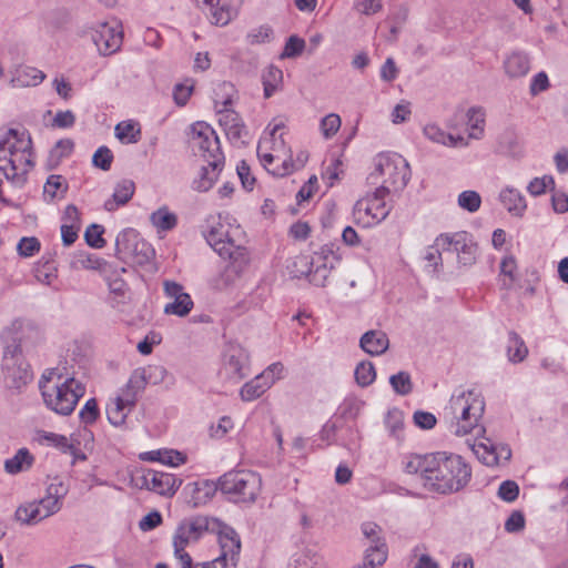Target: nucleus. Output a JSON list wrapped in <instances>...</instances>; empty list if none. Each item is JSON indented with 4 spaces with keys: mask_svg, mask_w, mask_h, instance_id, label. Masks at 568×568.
<instances>
[{
    "mask_svg": "<svg viewBox=\"0 0 568 568\" xmlns=\"http://www.w3.org/2000/svg\"><path fill=\"white\" fill-rule=\"evenodd\" d=\"M433 460L434 454L425 456L409 455L404 460V470L410 475L419 474L426 487L428 475L432 473Z\"/></svg>",
    "mask_w": 568,
    "mask_h": 568,
    "instance_id": "32",
    "label": "nucleus"
},
{
    "mask_svg": "<svg viewBox=\"0 0 568 568\" xmlns=\"http://www.w3.org/2000/svg\"><path fill=\"white\" fill-rule=\"evenodd\" d=\"M67 493L68 489L61 481L50 484L43 498L26 503L17 508L16 519L28 526L41 523L61 509Z\"/></svg>",
    "mask_w": 568,
    "mask_h": 568,
    "instance_id": "7",
    "label": "nucleus"
},
{
    "mask_svg": "<svg viewBox=\"0 0 568 568\" xmlns=\"http://www.w3.org/2000/svg\"><path fill=\"white\" fill-rule=\"evenodd\" d=\"M389 384L393 390L400 396H406L413 390V382L410 375L405 371L392 375L389 377Z\"/></svg>",
    "mask_w": 568,
    "mask_h": 568,
    "instance_id": "47",
    "label": "nucleus"
},
{
    "mask_svg": "<svg viewBox=\"0 0 568 568\" xmlns=\"http://www.w3.org/2000/svg\"><path fill=\"white\" fill-rule=\"evenodd\" d=\"M219 488V484L216 485L210 480H200L186 486V491L189 495L187 503L196 508L207 504L215 495Z\"/></svg>",
    "mask_w": 568,
    "mask_h": 568,
    "instance_id": "27",
    "label": "nucleus"
},
{
    "mask_svg": "<svg viewBox=\"0 0 568 568\" xmlns=\"http://www.w3.org/2000/svg\"><path fill=\"white\" fill-rule=\"evenodd\" d=\"M386 195L388 194L375 189L373 193L359 199L353 209L355 222L363 227H372L384 221L390 211Z\"/></svg>",
    "mask_w": 568,
    "mask_h": 568,
    "instance_id": "11",
    "label": "nucleus"
},
{
    "mask_svg": "<svg viewBox=\"0 0 568 568\" xmlns=\"http://www.w3.org/2000/svg\"><path fill=\"white\" fill-rule=\"evenodd\" d=\"M499 148L501 152L513 158H520L524 155V142L513 131H506L500 135Z\"/></svg>",
    "mask_w": 568,
    "mask_h": 568,
    "instance_id": "40",
    "label": "nucleus"
},
{
    "mask_svg": "<svg viewBox=\"0 0 568 568\" xmlns=\"http://www.w3.org/2000/svg\"><path fill=\"white\" fill-rule=\"evenodd\" d=\"M481 437L475 440L470 448L477 458L487 466H498L508 462L511 457V449L505 444H497L490 438Z\"/></svg>",
    "mask_w": 568,
    "mask_h": 568,
    "instance_id": "19",
    "label": "nucleus"
},
{
    "mask_svg": "<svg viewBox=\"0 0 568 568\" xmlns=\"http://www.w3.org/2000/svg\"><path fill=\"white\" fill-rule=\"evenodd\" d=\"M150 221L159 231H170L176 226L178 217L166 206H162L150 215Z\"/></svg>",
    "mask_w": 568,
    "mask_h": 568,
    "instance_id": "43",
    "label": "nucleus"
},
{
    "mask_svg": "<svg viewBox=\"0 0 568 568\" xmlns=\"http://www.w3.org/2000/svg\"><path fill=\"white\" fill-rule=\"evenodd\" d=\"M141 481L148 490L168 497H172L182 485V480L174 475L152 469L143 473Z\"/></svg>",
    "mask_w": 568,
    "mask_h": 568,
    "instance_id": "20",
    "label": "nucleus"
},
{
    "mask_svg": "<svg viewBox=\"0 0 568 568\" xmlns=\"http://www.w3.org/2000/svg\"><path fill=\"white\" fill-rule=\"evenodd\" d=\"M313 258L312 255H298L293 261V272L296 276H308L312 278Z\"/></svg>",
    "mask_w": 568,
    "mask_h": 568,
    "instance_id": "62",
    "label": "nucleus"
},
{
    "mask_svg": "<svg viewBox=\"0 0 568 568\" xmlns=\"http://www.w3.org/2000/svg\"><path fill=\"white\" fill-rule=\"evenodd\" d=\"M387 545L386 544H378V545H371L366 551H365V560L371 565L372 567L376 568L378 566H382L386 559H387Z\"/></svg>",
    "mask_w": 568,
    "mask_h": 568,
    "instance_id": "53",
    "label": "nucleus"
},
{
    "mask_svg": "<svg viewBox=\"0 0 568 568\" xmlns=\"http://www.w3.org/2000/svg\"><path fill=\"white\" fill-rule=\"evenodd\" d=\"M433 462L427 489L447 494L462 489L469 481L470 467L460 456L436 453Z\"/></svg>",
    "mask_w": 568,
    "mask_h": 568,
    "instance_id": "4",
    "label": "nucleus"
},
{
    "mask_svg": "<svg viewBox=\"0 0 568 568\" xmlns=\"http://www.w3.org/2000/svg\"><path fill=\"white\" fill-rule=\"evenodd\" d=\"M424 135L432 142L442 144L448 148H466L468 146V140L463 135H454L447 133L437 124L429 123L423 129Z\"/></svg>",
    "mask_w": 568,
    "mask_h": 568,
    "instance_id": "28",
    "label": "nucleus"
},
{
    "mask_svg": "<svg viewBox=\"0 0 568 568\" xmlns=\"http://www.w3.org/2000/svg\"><path fill=\"white\" fill-rule=\"evenodd\" d=\"M244 0H224L212 14V23L219 27L227 26L239 13Z\"/></svg>",
    "mask_w": 568,
    "mask_h": 568,
    "instance_id": "35",
    "label": "nucleus"
},
{
    "mask_svg": "<svg viewBox=\"0 0 568 568\" xmlns=\"http://www.w3.org/2000/svg\"><path fill=\"white\" fill-rule=\"evenodd\" d=\"M142 460L158 462L170 467H179L186 463L185 454L175 449H155L140 455Z\"/></svg>",
    "mask_w": 568,
    "mask_h": 568,
    "instance_id": "31",
    "label": "nucleus"
},
{
    "mask_svg": "<svg viewBox=\"0 0 568 568\" xmlns=\"http://www.w3.org/2000/svg\"><path fill=\"white\" fill-rule=\"evenodd\" d=\"M104 229L99 224H91L87 227L84 239L91 247L101 248L104 246L105 241L103 240Z\"/></svg>",
    "mask_w": 568,
    "mask_h": 568,
    "instance_id": "61",
    "label": "nucleus"
},
{
    "mask_svg": "<svg viewBox=\"0 0 568 568\" xmlns=\"http://www.w3.org/2000/svg\"><path fill=\"white\" fill-rule=\"evenodd\" d=\"M1 368L8 387L19 389L32 379L29 364L26 362L22 351L9 353L2 352Z\"/></svg>",
    "mask_w": 568,
    "mask_h": 568,
    "instance_id": "15",
    "label": "nucleus"
},
{
    "mask_svg": "<svg viewBox=\"0 0 568 568\" xmlns=\"http://www.w3.org/2000/svg\"><path fill=\"white\" fill-rule=\"evenodd\" d=\"M342 120L336 113L325 115L320 122V131L324 139H332L341 129Z\"/></svg>",
    "mask_w": 568,
    "mask_h": 568,
    "instance_id": "51",
    "label": "nucleus"
},
{
    "mask_svg": "<svg viewBox=\"0 0 568 568\" xmlns=\"http://www.w3.org/2000/svg\"><path fill=\"white\" fill-rule=\"evenodd\" d=\"M450 429L456 436L474 433L484 435L485 428L480 420L485 412V400L479 392L474 389L460 390L449 400Z\"/></svg>",
    "mask_w": 568,
    "mask_h": 568,
    "instance_id": "3",
    "label": "nucleus"
},
{
    "mask_svg": "<svg viewBox=\"0 0 568 568\" xmlns=\"http://www.w3.org/2000/svg\"><path fill=\"white\" fill-rule=\"evenodd\" d=\"M219 489L235 503H254L262 490V478L252 470L229 471L220 477Z\"/></svg>",
    "mask_w": 568,
    "mask_h": 568,
    "instance_id": "8",
    "label": "nucleus"
},
{
    "mask_svg": "<svg viewBox=\"0 0 568 568\" xmlns=\"http://www.w3.org/2000/svg\"><path fill=\"white\" fill-rule=\"evenodd\" d=\"M112 161L113 154L106 146H100L92 156L93 165L103 171L110 170Z\"/></svg>",
    "mask_w": 568,
    "mask_h": 568,
    "instance_id": "64",
    "label": "nucleus"
},
{
    "mask_svg": "<svg viewBox=\"0 0 568 568\" xmlns=\"http://www.w3.org/2000/svg\"><path fill=\"white\" fill-rule=\"evenodd\" d=\"M194 89V83L192 80L186 79L182 83L175 84L173 89V98L178 105H185L187 100L190 99Z\"/></svg>",
    "mask_w": 568,
    "mask_h": 568,
    "instance_id": "60",
    "label": "nucleus"
},
{
    "mask_svg": "<svg viewBox=\"0 0 568 568\" xmlns=\"http://www.w3.org/2000/svg\"><path fill=\"white\" fill-rule=\"evenodd\" d=\"M486 113L481 108H470L467 111V140H480L484 136Z\"/></svg>",
    "mask_w": 568,
    "mask_h": 568,
    "instance_id": "37",
    "label": "nucleus"
},
{
    "mask_svg": "<svg viewBox=\"0 0 568 568\" xmlns=\"http://www.w3.org/2000/svg\"><path fill=\"white\" fill-rule=\"evenodd\" d=\"M89 34L101 54L109 55L115 53L123 43L122 21L116 17L97 21L89 28Z\"/></svg>",
    "mask_w": 568,
    "mask_h": 568,
    "instance_id": "10",
    "label": "nucleus"
},
{
    "mask_svg": "<svg viewBox=\"0 0 568 568\" xmlns=\"http://www.w3.org/2000/svg\"><path fill=\"white\" fill-rule=\"evenodd\" d=\"M40 241L34 237H22L17 245V252L21 257H31L40 251Z\"/></svg>",
    "mask_w": 568,
    "mask_h": 568,
    "instance_id": "58",
    "label": "nucleus"
},
{
    "mask_svg": "<svg viewBox=\"0 0 568 568\" xmlns=\"http://www.w3.org/2000/svg\"><path fill=\"white\" fill-rule=\"evenodd\" d=\"M234 428V423L230 416L221 417L216 424L210 427V437L213 439L224 438Z\"/></svg>",
    "mask_w": 568,
    "mask_h": 568,
    "instance_id": "59",
    "label": "nucleus"
},
{
    "mask_svg": "<svg viewBox=\"0 0 568 568\" xmlns=\"http://www.w3.org/2000/svg\"><path fill=\"white\" fill-rule=\"evenodd\" d=\"M250 373V358L247 352L239 344H229L222 355L219 369L221 378L239 383Z\"/></svg>",
    "mask_w": 568,
    "mask_h": 568,
    "instance_id": "13",
    "label": "nucleus"
},
{
    "mask_svg": "<svg viewBox=\"0 0 568 568\" xmlns=\"http://www.w3.org/2000/svg\"><path fill=\"white\" fill-rule=\"evenodd\" d=\"M163 292L165 297L170 300L163 308L165 315L185 317L191 313L194 306L193 300L180 283L169 280L164 281Z\"/></svg>",
    "mask_w": 568,
    "mask_h": 568,
    "instance_id": "17",
    "label": "nucleus"
},
{
    "mask_svg": "<svg viewBox=\"0 0 568 568\" xmlns=\"http://www.w3.org/2000/svg\"><path fill=\"white\" fill-rule=\"evenodd\" d=\"M39 387L47 408L61 416L72 414L85 394V385L81 381L62 376L55 369L42 375Z\"/></svg>",
    "mask_w": 568,
    "mask_h": 568,
    "instance_id": "2",
    "label": "nucleus"
},
{
    "mask_svg": "<svg viewBox=\"0 0 568 568\" xmlns=\"http://www.w3.org/2000/svg\"><path fill=\"white\" fill-rule=\"evenodd\" d=\"M33 165L30 134L24 129H9L0 139V172L11 184L21 187Z\"/></svg>",
    "mask_w": 568,
    "mask_h": 568,
    "instance_id": "1",
    "label": "nucleus"
},
{
    "mask_svg": "<svg viewBox=\"0 0 568 568\" xmlns=\"http://www.w3.org/2000/svg\"><path fill=\"white\" fill-rule=\"evenodd\" d=\"M284 366L281 363H273L267 366L261 374L250 382L245 383L240 396L244 402H252L261 397L274 383L283 377Z\"/></svg>",
    "mask_w": 568,
    "mask_h": 568,
    "instance_id": "16",
    "label": "nucleus"
},
{
    "mask_svg": "<svg viewBox=\"0 0 568 568\" xmlns=\"http://www.w3.org/2000/svg\"><path fill=\"white\" fill-rule=\"evenodd\" d=\"M235 97L236 90L230 82H220L213 88L212 98L217 112L219 109H231L230 105L233 103Z\"/></svg>",
    "mask_w": 568,
    "mask_h": 568,
    "instance_id": "39",
    "label": "nucleus"
},
{
    "mask_svg": "<svg viewBox=\"0 0 568 568\" xmlns=\"http://www.w3.org/2000/svg\"><path fill=\"white\" fill-rule=\"evenodd\" d=\"M265 98L272 97L283 88V73H264L262 78Z\"/></svg>",
    "mask_w": 568,
    "mask_h": 568,
    "instance_id": "56",
    "label": "nucleus"
},
{
    "mask_svg": "<svg viewBox=\"0 0 568 568\" xmlns=\"http://www.w3.org/2000/svg\"><path fill=\"white\" fill-rule=\"evenodd\" d=\"M148 385L146 376L143 367H139L132 372L128 383L120 389L125 395H130L134 400H138V396L143 392Z\"/></svg>",
    "mask_w": 568,
    "mask_h": 568,
    "instance_id": "42",
    "label": "nucleus"
},
{
    "mask_svg": "<svg viewBox=\"0 0 568 568\" xmlns=\"http://www.w3.org/2000/svg\"><path fill=\"white\" fill-rule=\"evenodd\" d=\"M385 425L389 434L399 438L404 428V414L398 408L389 409L385 417Z\"/></svg>",
    "mask_w": 568,
    "mask_h": 568,
    "instance_id": "50",
    "label": "nucleus"
},
{
    "mask_svg": "<svg viewBox=\"0 0 568 568\" xmlns=\"http://www.w3.org/2000/svg\"><path fill=\"white\" fill-rule=\"evenodd\" d=\"M33 458L26 448H21L17 454L7 459L4 463V469L9 474H18L28 469L32 465Z\"/></svg>",
    "mask_w": 568,
    "mask_h": 568,
    "instance_id": "44",
    "label": "nucleus"
},
{
    "mask_svg": "<svg viewBox=\"0 0 568 568\" xmlns=\"http://www.w3.org/2000/svg\"><path fill=\"white\" fill-rule=\"evenodd\" d=\"M100 415L98 402L95 398H89L79 413V417L84 424H93Z\"/></svg>",
    "mask_w": 568,
    "mask_h": 568,
    "instance_id": "63",
    "label": "nucleus"
},
{
    "mask_svg": "<svg viewBox=\"0 0 568 568\" xmlns=\"http://www.w3.org/2000/svg\"><path fill=\"white\" fill-rule=\"evenodd\" d=\"M263 168L274 176H286L293 173V156L292 150L283 152L272 158H265L260 160Z\"/></svg>",
    "mask_w": 568,
    "mask_h": 568,
    "instance_id": "29",
    "label": "nucleus"
},
{
    "mask_svg": "<svg viewBox=\"0 0 568 568\" xmlns=\"http://www.w3.org/2000/svg\"><path fill=\"white\" fill-rule=\"evenodd\" d=\"M359 345L365 353L378 356L388 349L389 339L382 331H368L362 336Z\"/></svg>",
    "mask_w": 568,
    "mask_h": 568,
    "instance_id": "30",
    "label": "nucleus"
},
{
    "mask_svg": "<svg viewBox=\"0 0 568 568\" xmlns=\"http://www.w3.org/2000/svg\"><path fill=\"white\" fill-rule=\"evenodd\" d=\"M312 258L313 271L311 282L317 286H324L331 271L338 265L339 257L332 248L323 246L314 252Z\"/></svg>",
    "mask_w": 568,
    "mask_h": 568,
    "instance_id": "21",
    "label": "nucleus"
},
{
    "mask_svg": "<svg viewBox=\"0 0 568 568\" xmlns=\"http://www.w3.org/2000/svg\"><path fill=\"white\" fill-rule=\"evenodd\" d=\"M190 143L205 161L224 159L215 131L205 122H196L191 126Z\"/></svg>",
    "mask_w": 568,
    "mask_h": 568,
    "instance_id": "14",
    "label": "nucleus"
},
{
    "mask_svg": "<svg viewBox=\"0 0 568 568\" xmlns=\"http://www.w3.org/2000/svg\"><path fill=\"white\" fill-rule=\"evenodd\" d=\"M217 540L221 546V555L225 560H236L241 550V540L237 532L230 526L219 520V528L215 529Z\"/></svg>",
    "mask_w": 568,
    "mask_h": 568,
    "instance_id": "25",
    "label": "nucleus"
},
{
    "mask_svg": "<svg viewBox=\"0 0 568 568\" xmlns=\"http://www.w3.org/2000/svg\"><path fill=\"white\" fill-rule=\"evenodd\" d=\"M38 439L40 443L47 444L48 446L57 447L64 453L73 448V446L69 442V438L64 435L51 432H39Z\"/></svg>",
    "mask_w": 568,
    "mask_h": 568,
    "instance_id": "48",
    "label": "nucleus"
},
{
    "mask_svg": "<svg viewBox=\"0 0 568 568\" xmlns=\"http://www.w3.org/2000/svg\"><path fill=\"white\" fill-rule=\"evenodd\" d=\"M114 134L121 143L134 144L141 139V125L134 120H125L115 125Z\"/></svg>",
    "mask_w": 568,
    "mask_h": 568,
    "instance_id": "36",
    "label": "nucleus"
},
{
    "mask_svg": "<svg viewBox=\"0 0 568 568\" xmlns=\"http://www.w3.org/2000/svg\"><path fill=\"white\" fill-rule=\"evenodd\" d=\"M134 191L135 185L133 181L123 180L119 182L114 189L112 197L104 202V209L109 212L115 211L132 199Z\"/></svg>",
    "mask_w": 568,
    "mask_h": 568,
    "instance_id": "33",
    "label": "nucleus"
},
{
    "mask_svg": "<svg viewBox=\"0 0 568 568\" xmlns=\"http://www.w3.org/2000/svg\"><path fill=\"white\" fill-rule=\"evenodd\" d=\"M499 200L507 211L515 216H523L527 209L525 197L515 187L507 186L503 189Z\"/></svg>",
    "mask_w": 568,
    "mask_h": 568,
    "instance_id": "34",
    "label": "nucleus"
},
{
    "mask_svg": "<svg viewBox=\"0 0 568 568\" xmlns=\"http://www.w3.org/2000/svg\"><path fill=\"white\" fill-rule=\"evenodd\" d=\"M217 115L229 141L234 145L244 144L248 132L240 115L233 109H219Z\"/></svg>",
    "mask_w": 568,
    "mask_h": 568,
    "instance_id": "22",
    "label": "nucleus"
},
{
    "mask_svg": "<svg viewBox=\"0 0 568 568\" xmlns=\"http://www.w3.org/2000/svg\"><path fill=\"white\" fill-rule=\"evenodd\" d=\"M44 78V73H13L9 82L12 88H28L40 84Z\"/></svg>",
    "mask_w": 568,
    "mask_h": 568,
    "instance_id": "52",
    "label": "nucleus"
},
{
    "mask_svg": "<svg viewBox=\"0 0 568 568\" xmlns=\"http://www.w3.org/2000/svg\"><path fill=\"white\" fill-rule=\"evenodd\" d=\"M32 325L20 318L11 321L0 332V343L2 345V352H20L21 339L23 338L27 329L31 328Z\"/></svg>",
    "mask_w": 568,
    "mask_h": 568,
    "instance_id": "24",
    "label": "nucleus"
},
{
    "mask_svg": "<svg viewBox=\"0 0 568 568\" xmlns=\"http://www.w3.org/2000/svg\"><path fill=\"white\" fill-rule=\"evenodd\" d=\"M507 357L511 363H520L528 355V347L524 339L515 332L508 334Z\"/></svg>",
    "mask_w": 568,
    "mask_h": 568,
    "instance_id": "41",
    "label": "nucleus"
},
{
    "mask_svg": "<svg viewBox=\"0 0 568 568\" xmlns=\"http://www.w3.org/2000/svg\"><path fill=\"white\" fill-rule=\"evenodd\" d=\"M179 568H236V560H225L224 557H217L211 561L193 564L190 555L182 556V562Z\"/></svg>",
    "mask_w": 568,
    "mask_h": 568,
    "instance_id": "45",
    "label": "nucleus"
},
{
    "mask_svg": "<svg viewBox=\"0 0 568 568\" xmlns=\"http://www.w3.org/2000/svg\"><path fill=\"white\" fill-rule=\"evenodd\" d=\"M410 179L407 161L397 153H379L374 159L367 181L379 192L387 194L402 191Z\"/></svg>",
    "mask_w": 568,
    "mask_h": 568,
    "instance_id": "5",
    "label": "nucleus"
},
{
    "mask_svg": "<svg viewBox=\"0 0 568 568\" xmlns=\"http://www.w3.org/2000/svg\"><path fill=\"white\" fill-rule=\"evenodd\" d=\"M284 128L282 121H274L267 125L257 144L256 153L258 160L272 158L273 154L277 155L291 150L283 138Z\"/></svg>",
    "mask_w": 568,
    "mask_h": 568,
    "instance_id": "18",
    "label": "nucleus"
},
{
    "mask_svg": "<svg viewBox=\"0 0 568 568\" xmlns=\"http://www.w3.org/2000/svg\"><path fill=\"white\" fill-rule=\"evenodd\" d=\"M459 207L470 213L477 212L481 204V197L476 191L467 190L458 195Z\"/></svg>",
    "mask_w": 568,
    "mask_h": 568,
    "instance_id": "54",
    "label": "nucleus"
},
{
    "mask_svg": "<svg viewBox=\"0 0 568 568\" xmlns=\"http://www.w3.org/2000/svg\"><path fill=\"white\" fill-rule=\"evenodd\" d=\"M454 253L457 254L459 263L471 265L476 260L477 245L466 232H460V239L457 241Z\"/></svg>",
    "mask_w": 568,
    "mask_h": 568,
    "instance_id": "38",
    "label": "nucleus"
},
{
    "mask_svg": "<svg viewBox=\"0 0 568 568\" xmlns=\"http://www.w3.org/2000/svg\"><path fill=\"white\" fill-rule=\"evenodd\" d=\"M206 241L220 256L231 261L236 272L248 264L250 254L244 246L245 233L240 225L219 223L209 232Z\"/></svg>",
    "mask_w": 568,
    "mask_h": 568,
    "instance_id": "6",
    "label": "nucleus"
},
{
    "mask_svg": "<svg viewBox=\"0 0 568 568\" xmlns=\"http://www.w3.org/2000/svg\"><path fill=\"white\" fill-rule=\"evenodd\" d=\"M206 162L207 165L201 168L197 176L192 182V187L199 192H206L212 189L222 171L224 159H213Z\"/></svg>",
    "mask_w": 568,
    "mask_h": 568,
    "instance_id": "26",
    "label": "nucleus"
},
{
    "mask_svg": "<svg viewBox=\"0 0 568 568\" xmlns=\"http://www.w3.org/2000/svg\"><path fill=\"white\" fill-rule=\"evenodd\" d=\"M65 191L67 185L60 175H51L43 186V195L49 200L62 197Z\"/></svg>",
    "mask_w": 568,
    "mask_h": 568,
    "instance_id": "49",
    "label": "nucleus"
},
{
    "mask_svg": "<svg viewBox=\"0 0 568 568\" xmlns=\"http://www.w3.org/2000/svg\"><path fill=\"white\" fill-rule=\"evenodd\" d=\"M354 374L356 383L362 387L369 386L376 379L375 367L373 363L368 361H363L357 364Z\"/></svg>",
    "mask_w": 568,
    "mask_h": 568,
    "instance_id": "46",
    "label": "nucleus"
},
{
    "mask_svg": "<svg viewBox=\"0 0 568 568\" xmlns=\"http://www.w3.org/2000/svg\"><path fill=\"white\" fill-rule=\"evenodd\" d=\"M115 248L121 260L136 265L148 263L154 254L152 246L133 229H126L116 236Z\"/></svg>",
    "mask_w": 568,
    "mask_h": 568,
    "instance_id": "12",
    "label": "nucleus"
},
{
    "mask_svg": "<svg viewBox=\"0 0 568 568\" xmlns=\"http://www.w3.org/2000/svg\"><path fill=\"white\" fill-rule=\"evenodd\" d=\"M219 520L206 516H195L183 520L176 528L173 537L174 555L178 565L182 562V556L189 555L185 547L196 542L206 532L215 531Z\"/></svg>",
    "mask_w": 568,
    "mask_h": 568,
    "instance_id": "9",
    "label": "nucleus"
},
{
    "mask_svg": "<svg viewBox=\"0 0 568 568\" xmlns=\"http://www.w3.org/2000/svg\"><path fill=\"white\" fill-rule=\"evenodd\" d=\"M554 186L555 181L552 176L544 175L541 178L532 179L527 186V191L530 195L538 196L546 193L548 189H554Z\"/></svg>",
    "mask_w": 568,
    "mask_h": 568,
    "instance_id": "57",
    "label": "nucleus"
},
{
    "mask_svg": "<svg viewBox=\"0 0 568 568\" xmlns=\"http://www.w3.org/2000/svg\"><path fill=\"white\" fill-rule=\"evenodd\" d=\"M517 263L514 256L507 255L500 263V276L503 277V285L509 287L516 280Z\"/></svg>",
    "mask_w": 568,
    "mask_h": 568,
    "instance_id": "55",
    "label": "nucleus"
},
{
    "mask_svg": "<svg viewBox=\"0 0 568 568\" xmlns=\"http://www.w3.org/2000/svg\"><path fill=\"white\" fill-rule=\"evenodd\" d=\"M136 400L132 396L119 393L111 397L105 406L106 418L114 427L125 425L126 418L135 407Z\"/></svg>",
    "mask_w": 568,
    "mask_h": 568,
    "instance_id": "23",
    "label": "nucleus"
}]
</instances>
